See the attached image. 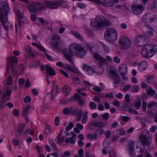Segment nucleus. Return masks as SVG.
<instances>
[{
  "label": "nucleus",
  "instance_id": "1",
  "mask_svg": "<svg viewBox=\"0 0 157 157\" xmlns=\"http://www.w3.org/2000/svg\"><path fill=\"white\" fill-rule=\"evenodd\" d=\"M69 51L64 50L63 54L68 61L72 65H74L72 56L83 58L86 53V51L85 49L81 44H72L69 46Z\"/></svg>",
  "mask_w": 157,
  "mask_h": 157
},
{
  "label": "nucleus",
  "instance_id": "2",
  "mask_svg": "<svg viewBox=\"0 0 157 157\" xmlns=\"http://www.w3.org/2000/svg\"><path fill=\"white\" fill-rule=\"evenodd\" d=\"M157 51V45L150 44L146 45L143 48L141 53L143 56L150 58Z\"/></svg>",
  "mask_w": 157,
  "mask_h": 157
},
{
  "label": "nucleus",
  "instance_id": "3",
  "mask_svg": "<svg viewBox=\"0 0 157 157\" xmlns=\"http://www.w3.org/2000/svg\"><path fill=\"white\" fill-rule=\"evenodd\" d=\"M95 24L91 22V25L94 28L95 30H98L105 28L110 25V22L108 20H103L99 16L95 17Z\"/></svg>",
  "mask_w": 157,
  "mask_h": 157
},
{
  "label": "nucleus",
  "instance_id": "4",
  "mask_svg": "<svg viewBox=\"0 0 157 157\" xmlns=\"http://www.w3.org/2000/svg\"><path fill=\"white\" fill-rule=\"evenodd\" d=\"M105 39L108 41L113 42L117 38V33L116 30L112 28H109L106 30L104 34Z\"/></svg>",
  "mask_w": 157,
  "mask_h": 157
},
{
  "label": "nucleus",
  "instance_id": "5",
  "mask_svg": "<svg viewBox=\"0 0 157 157\" xmlns=\"http://www.w3.org/2000/svg\"><path fill=\"white\" fill-rule=\"evenodd\" d=\"M120 46L123 49H127L129 48L131 45L130 40L125 36L121 37L119 41Z\"/></svg>",
  "mask_w": 157,
  "mask_h": 157
},
{
  "label": "nucleus",
  "instance_id": "6",
  "mask_svg": "<svg viewBox=\"0 0 157 157\" xmlns=\"http://www.w3.org/2000/svg\"><path fill=\"white\" fill-rule=\"evenodd\" d=\"M9 10V6L6 0H0V15H7Z\"/></svg>",
  "mask_w": 157,
  "mask_h": 157
},
{
  "label": "nucleus",
  "instance_id": "7",
  "mask_svg": "<svg viewBox=\"0 0 157 157\" xmlns=\"http://www.w3.org/2000/svg\"><path fill=\"white\" fill-rule=\"evenodd\" d=\"M45 3L48 7L55 9L63 3V0H54L53 2L47 1Z\"/></svg>",
  "mask_w": 157,
  "mask_h": 157
},
{
  "label": "nucleus",
  "instance_id": "8",
  "mask_svg": "<svg viewBox=\"0 0 157 157\" xmlns=\"http://www.w3.org/2000/svg\"><path fill=\"white\" fill-rule=\"evenodd\" d=\"M110 73L111 75L113 76L112 78L114 81V88L117 87V85L119 84L121 80V78L120 76L117 74L115 71L113 70H111L110 71Z\"/></svg>",
  "mask_w": 157,
  "mask_h": 157
},
{
  "label": "nucleus",
  "instance_id": "9",
  "mask_svg": "<svg viewBox=\"0 0 157 157\" xmlns=\"http://www.w3.org/2000/svg\"><path fill=\"white\" fill-rule=\"evenodd\" d=\"M107 122L103 123L99 122H94L90 123L88 125V127L90 129H92L93 127L97 128L99 129H101L107 125Z\"/></svg>",
  "mask_w": 157,
  "mask_h": 157
},
{
  "label": "nucleus",
  "instance_id": "10",
  "mask_svg": "<svg viewBox=\"0 0 157 157\" xmlns=\"http://www.w3.org/2000/svg\"><path fill=\"white\" fill-rule=\"evenodd\" d=\"M132 12L135 14L139 15L143 12L144 9V7L142 4L135 5L132 6Z\"/></svg>",
  "mask_w": 157,
  "mask_h": 157
},
{
  "label": "nucleus",
  "instance_id": "11",
  "mask_svg": "<svg viewBox=\"0 0 157 157\" xmlns=\"http://www.w3.org/2000/svg\"><path fill=\"white\" fill-rule=\"evenodd\" d=\"M93 57L98 63L100 66H102L106 62V59L102 57L101 56L97 53H95Z\"/></svg>",
  "mask_w": 157,
  "mask_h": 157
},
{
  "label": "nucleus",
  "instance_id": "12",
  "mask_svg": "<svg viewBox=\"0 0 157 157\" xmlns=\"http://www.w3.org/2000/svg\"><path fill=\"white\" fill-rule=\"evenodd\" d=\"M145 37L144 36H138L136 40V42L137 45L140 47L142 46L146 42Z\"/></svg>",
  "mask_w": 157,
  "mask_h": 157
},
{
  "label": "nucleus",
  "instance_id": "13",
  "mask_svg": "<svg viewBox=\"0 0 157 157\" xmlns=\"http://www.w3.org/2000/svg\"><path fill=\"white\" fill-rule=\"evenodd\" d=\"M60 37L57 34H56L52 38L53 48L54 49H56L59 46Z\"/></svg>",
  "mask_w": 157,
  "mask_h": 157
},
{
  "label": "nucleus",
  "instance_id": "14",
  "mask_svg": "<svg viewBox=\"0 0 157 157\" xmlns=\"http://www.w3.org/2000/svg\"><path fill=\"white\" fill-rule=\"evenodd\" d=\"M119 71L121 75H126L127 72V67L124 64H121L119 67Z\"/></svg>",
  "mask_w": 157,
  "mask_h": 157
},
{
  "label": "nucleus",
  "instance_id": "15",
  "mask_svg": "<svg viewBox=\"0 0 157 157\" xmlns=\"http://www.w3.org/2000/svg\"><path fill=\"white\" fill-rule=\"evenodd\" d=\"M7 15L3 14L0 15V19L2 22L4 28L6 30H8V26L5 24V23L7 22Z\"/></svg>",
  "mask_w": 157,
  "mask_h": 157
},
{
  "label": "nucleus",
  "instance_id": "16",
  "mask_svg": "<svg viewBox=\"0 0 157 157\" xmlns=\"http://www.w3.org/2000/svg\"><path fill=\"white\" fill-rule=\"evenodd\" d=\"M147 63L145 61H142L138 64V69L140 71H142L147 67Z\"/></svg>",
  "mask_w": 157,
  "mask_h": 157
},
{
  "label": "nucleus",
  "instance_id": "17",
  "mask_svg": "<svg viewBox=\"0 0 157 157\" xmlns=\"http://www.w3.org/2000/svg\"><path fill=\"white\" fill-rule=\"evenodd\" d=\"M45 67L46 71L49 75L54 76L56 75L55 71L49 65H46Z\"/></svg>",
  "mask_w": 157,
  "mask_h": 157
},
{
  "label": "nucleus",
  "instance_id": "18",
  "mask_svg": "<svg viewBox=\"0 0 157 157\" xmlns=\"http://www.w3.org/2000/svg\"><path fill=\"white\" fill-rule=\"evenodd\" d=\"M25 127V125L21 124L18 125L17 129V136H19L23 133Z\"/></svg>",
  "mask_w": 157,
  "mask_h": 157
},
{
  "label": "nucleus",
  "instance_id": "19",
  "mask_svg": "<svg viewBox=\"0 0 157 157\" xmlns=\"http://www.w3.org/2000/svg\"><path fill=\"white\" fill-rule=\"evenodd\" d=\"M141 141L144 146H149L151 144V140L150 138H141Z\"/></svg>",
  "mask_w": 157,
  "mask_h": 157
},
{
  "label": "nucleus",
  "instance_id": "20",
  "mask_svg": "<svg viewBox=\"0 0 157 157\" xmlns=\"http://www.w3.org/2000/svg\"><path fill=\"white\" fill-rule=\"evenodd\" d=\"M64 68L66 70H69L70 71L76 74H78L79 73V71L74 70L68 64H65L64 65Z\"/></svg>",
  "mask_w": 157,
  "mask_h": 157
},
{
  "label": "nucleus",
  "instance_id": "21",
  "mask_svg": "<svg viewBox=\"0 0 157 157\" xmlns=\"http://www.w3.org/2000/svg\"><path fill=\"white\" fill-rule=\"evenodd\" d=\"M34 3L37 9V11L38 10H43L45 8V6L41 3L38 2Z\"/></svg>",
  "mask_w": 157,
  "mask_h": 157
},
{
  "label": "nucleus",
  "instance_id": "22",
  "mask_svg": "<svg viewBox=\"0 0 157 157\" xmlns=\"http://www.w3.org/2000/svg\"><path fill=\"white\" fill-rule=\"evenodd\" d=\"M71 77L73 80L74 84L76 85H78L80 83L81 80L78 77L74 76V75L73 74L71 75Z\"/></svg>",
  "mask_w": 157,
  "mask_h": 157
},
{
  "label": "nucleus",
  "instance_id": "23",
  "mask_svg": "<svg viewBox=\"0 0 157 157\" xmlns=\"http://www.w3.org/2000/svg\"><path fill=\"white\" fill-rule=\"evenodd\" d=\"M26 52L28 53L29 56L34 57L35 55L33 53L32 50L29 46H27L25 48Z\"/></svg>",
  "mask_w": 157,
  "mask_h": 157
},
{
  "label": "nucleus",
  "instance_id": "24",
  "mask_svg": "<svg viewBox=\"0 0 157 157\" xmlns=\"http://www.w3.org/2000/svg\"><path fill=\"white\" fill-rule=\"evenodd\" d=\"M147 94L150 96H153L155 94V91L151 87L146 89Z\"/></svg>",
  "mask_w": 157,
  "mask_h": 157
},
{
  "label": "nucleus",
  "instance_id": "25",
  "mask_svg": "<svg viewBox=\"0 0 157 157\" xmlns=\"http://www.w3.org/2000/svg\"><path fill=\"white\" fill-rule=\"evenodd\" d=\"M88 113L87 112H85L83 114V117L82 120V122L83 124H86L88 120L87 115Z\"/></svg>",
  "mask_w": 157,
  "mask_h": 157
},
{
  "label": "nucleus",
  "instance_id": "26",
  "mask_svg": "<svg viewBox=\"0 0 157 157\" xmlns=\"http://www.w3.org/2000/svg\"><path fill=\"white\" fill-rule=\"evenodd\" d=\"M71 88L67 86H64L63 89V92L66 95H68L71 92Z\"/></svg>",
  "mask_w": 157,
  "mask_h": 157
},
{
  "label": "nucleus",
  "instance_id": "27",
  "mask_svg": "<svg viewBox=\"0 0 157 157\" xmlns=\"http://www.w3.org/2000/svg\"><path fill=\"white\" fill-rule=\"evenodd\" d=\"M49 142L50 144L53 147V150L55 151H58V149L56 147V144L55 142L53 141L52 139H50L49 140Z\"/></svg>",
  "mask_w": 157,
  "mask_h": 157
},
{
  "label": "nucleus",
  "instance_id": "28",
  "mask_svg": "<svg viewBox=\"0 0 157 157\" xmlns=\"http://www.w3.org/2000/svg\"><path fill=\"white\" fill-rule=\"evenodd\" d=\"M141 105V101L140 100H138L135 102L134 104V107L136 109H138L140 107Z\"/></svg>",
  "mask_w": 157,
  "mask_h": 157
},
{
  "label": "nucleus",
  "instance_id": "29",
  "mask_svg": "<svg viewBox=\"0 0 157 157\" xmlns=\"http://www.w3.org/2000/svg\"><path fill=\"white\" fill-rule=\"evenodd\" d=\"M29 10L31 13L37 12V9H36L34 3H33L29 7Z\"/></svg>",
  "mask_w": 157,
  "mask_h": 157
},
{
  "label": "nucleus",
  "instance_id": "30",
  "mask_svg": "<svg viewBox=\"0 0 157 157\" xmlns=\"http://www.w3.org/2000/svg\"><path fill=\"white\" fill-rule=\"evenodd\" d=\"M156 106H157V103L156 101H153L147 104V108L148 109H150Z\"/></svg>",
  "mask_w": 157,
  "mask_h": 157
},
{
  "label": "nucleus",
  "instance_id": "31",
  "mask_svg": "<svg viewBox=\"0 0 157 157\" xmlns=\"http://www.w3.org/2000/svg\"><path fill=\"white\" fill-rule=\"evenodd\" d=\"M18 61L17 57L15 56H13L10 57V59H9V63L11 62L13 63H17Z\"/></svg>",
  "mask_w": 157,
  "mask_h": 157
},
{
  "label": "nucleus",
  "instance_id": "32",
  "mask_svg": "<svg viewBox=\"0 0 157 157\" xmlns=\"http://www.w3.org/2000/svg\"><path fill=\"white\" fill-rule=\"evenodd\" d=\"M131 90L133 92H137L139 90V87L138 85H134L131 87Z\"/></svg>",
  "mask_w": 157,
  "mask_h": 157
},
{
  "label": "nucleus",
  "instance_id": "33",
  "mask_svg": "<svg viewBox=\"0 0 157 157\" xmlns=\"http://www.w3.org/2000/svg\"><path fill=\"white\" fill-rule=\"evenodd\" d=\"M146 26V27L148 29H149L150 30L147 31V33L148 34V35L149 36H152L153 35V30L152 29L151 27H150L149 26L147 25H145Z\"/></svg>",
  "mask_w": 157,
  "mask_h": 157
},
{
  "label": "nucleus",
  "instance_id": "34",
  "mask_svg": "<svg viewBox=\"0 0 157 157\" xmlns=\"http://www.w3.org/2000/svg\"><path fill=\"white\" fill-rule=\"evenodd\" d=\"M27 21L25 18L19 19L18 20L19 25L20 27L25 24Z\"/></svg>",
  "mask_w": 157,
  "mask_h": 157
},
{
  "label": "nucleus",
  "instance_id": "35",
  "mask_svg": "<svg viewBox=\"0 0 157 157\" xmlns=\"http://www.w3.org/2000/svg\"><path fill=\"white\" fill-rule=\"evenodd\" d=\"M71 153L69 151H67L64 152L63 154L60 155V157H68L71 156Z\"/></svg>",
  "mask_w": 157,
  "mask_h": 157
},
{
  "label": "nucleus",
  "instance_id": "36",
  "mask_svg": "<svg viewBox=\"0 0 157 157\" xmlns=\"http://www.w3.org/2000/svg\"><path fill=\"white\" fill-rule=\"evenodd\" d=\"M65 141L67 143H70L73 144L75 143V140L74 138H67L65 140Z\"/></svg>",
  "mask_w": 157,
  "mask_h": 157
},
{
  "label": "nucleus",
  "instance_id": "37",
  "mask_svg": "<svg viewBox=\"0 0 157 157\" xmlns=\"http://www.w3.org/2000/svg\"><path fill=\"white\" fill-rule=\"evenodd\" d=\"M78 108L75 107V108L74 109V113H73L72 115H78L80 113H82V112L81 110H78Z\"/></svg>",
  "mask_w": 157,
  "mask_h": 157
},
{
  "label": "nucleus",
  "instance_id": "38",
  "mask_svg": "<svg viewBox=\"0 0 157 157\" xmlns=\"http://www.w3.org/2000/svg\"><path fill=\"white\" fill-rule=\"evenodd\" d=\"M17 13L18 20H19V19L25 18V17L24 16L23 14L22 13H20L19 11H17Z\"/></svg>",
  "mask_w": 157,
  "mask_h": 157
},
{
  "label": "nucleus",
  "instance_id": "39",
  "mask_svg": "<svg viewBox=\"0 0 157 157\" xmlns=\"http://www.w3.org/2000/svg\"><path fill=\"white\" fill-rule=\"evenodd\" d=\"M74 101H77L81 98V96L78 94H75L73 97Z\"/></svg>",
  "mask_w": 157,
  "mask_h": 157
},
{
  "label": "nucleus",
  "instance_id": "40",
  "mask_svg": "<svg viewBox=\"0 0 157 157\" xmlns=\"http://www.w3.org/2000/svg\"><path fill=\"white\" fill-rule=\"evenodd\" d=\"M72 34L77 38L81 40H82V37L78 33L75 31H73L72 32Z\"/></svg>",
  "mask_w": 157,
  "mask_h": 157
},
{
  "label": "nucleus",
  "instance_id": "41",
  "mask_svg": "<svg viewBox=\"0 0 157 157\" xmlns=\"http://www.w3.org/2000/svg\"><path fill=\"white\" fill-rule=\"evenodd\" d=\"M89 106L90 109L93 110L96 108L97 105L94 102H91L89 104Z\"/></svg>",
  "mask_w": 157,
  "mask_h": 157
},
{
  "label": "nucleus",
  "instance_id": "42",
  "mask_svg": "<svg viewBox=\"0 0 157 157\" xmlns=\"http://www.w3.org/2000/svg\"><path fill=\"white\" fill-rule=\"evenodd\" d=\"M31 107L29 106H28L25 107L23 110V112L24 114L26 116L28 113V111L30 109Z\"/></svg>",
  "mask_w": 157,
  "mask_h": 157
},
{
  "label": "nucleus",
  "instance_id": "43",
  "mask_svg": "<svg viewBox=\"0 0 157 157\" xmlns=\"http://www.w3.org/2000/svg\"><path fill=\"white\" fill-rule=\"evenodd\" d=\"M28 134L32 135L34 134V132L32 129L28 128L25 131V134L26 135Z\"/></svg>",
  "mask_w": 157,
  "mask_h": 157
},
{
  "label": "nucleus",
  "instance_id": "44",
  "mask_svg": "<svg viewBox=\"0 0 157 157\" xmlns=\"http://www.w3.org/2000/svg\"><path fill=\"white\" fill-rule=\"evenodd\" d=\"M136 157H152L151 155L149 153H144L143 154H140L137 155Z\"/></svg>",
  "mask_w": 157,
  "mask_h": 157
},
{
  "label": "nucleus",
  "instance_id": "45",
  "mask_svg": "<svg viewBox=\"0 0 157 157\" xmlns=\"http://www.w3.org/2000/svg\"><path fill=\"white\" fill-rule=\"evenodd\" d=\"M44 132L45 133L47 134H50L51 132V128L48 126L46 125Z\"/></svg>",
  "mask_w": 157,
  "mask_h": 157
},
{
  "label": "nucleus",
  "instance_id": "46",
  "mask_svg": "<svg viewBox=\"0 0 157 157\" xmlns=\"http://www.w3.org/2000/svg\"><path fill=\"white\" fill-rule=\"evenodd\" d=\"M74 124L72 122H69L68 125L66 128V130L67 131H69L74 127Z\"/></svg>",
  "mask_w": 157,
  "mask_h": 157
},
{
  "label": "nucleus",
  "instance_id": "47",
  "mask_svg": "<svg viewBox=\"0 0 157 157\" xmlns=\"http://www.w3.org/2000/svg\"><path fill=\"white\" fill-rule=\"evenodd\" d=\"M128 112L131 113H133L136 115H137L138 114V112L135 110L132 109H130L128 110Z\"/></svg>",
  "mask_w": 157,
  "mask_h": 157
},
{
  "label": "nucleus",
  "instance_id": "48",
  "mask_svg": "<svg viewBox=\"0 0 157 157\" xmlns=\"http://www.w3.org/2000/svg\"><path fill=\"white\" fill-rule=\"evenodd\" d=\"M8 66L11 69V72L13 73L14 70V65L11 62L9 63Z\"/></svg>",
  "mask_w": 157,
  "mask_h": 157
},
{
  "label": "nucleus",
  "instance_id": "49",
  "mask_svg": "<svg viewBox=\"0 0 157 157\" xmlns=\"http://www.w3.org/2000/svg\"><path fill=\"white\" fill-rule=\"evenodd\" d=\"M13 144L14 146H18L20 144L19 141L17 139H14L12 140Z\"/></svg>",
  "mask_w": 157,
  "mask_h": 157
},
{
  "label": "nucleus",
  "instance_id": "50",
  "mask_svg": "<svg viewBox=\"0 0 157 157\" xmlns=\"http://www.w3.org/2000/svg\"><path fill=\"white\" fill-rule=\"evenodd\" d=\"M24 82L25 80L22 78H21L18 80V82L19 84L21 87L23 86Z\"/></svg>",
  "mask_w": 157,
  "mask_h": 157
},
{
  "label": "nucleus",
  "instance_id": "51",
  "mask_svg": "<svg viewBox=\"0 0 157 157\" xmlns=\"http://www.w3.org/2000/svg\"><path fill=\"white\" fill-rule=\"evenodd\" d=\"M154 78L153 76H149L147 77L146 82L148 83H150Z\"/></svg>",
  "mask_w": 157,
  "mask_h": 157
},
{
  "label": "nucleus",
  "instance_id": "52",
  "mask_svg": "<svg viewBox=\"0 0 157 157\" xmlns=\"http://www.w3.org/2000/svg\"><path fill=\"white\" fill-rule=\"evenodd\" d=\"M12 114L14 116H18L19 114V112L18 110L17 109H14L12 111Z\"/></svg>",
  "mask_w": 157,
  "mask_h": 157
},
{
  "label": "nucleus",
  "instance_id": "53",
  "mask_svg": "<svg viewBox=\"0 0 157 157\" xmlns=\"http://www.w3.org/2000/svg\"><path fill=\"white\" fill-rule=\"evenodd\" d=\"M121 119L123 121L125 122H127L131 119L130 117L126 116L122 117Z\"/></svg>",
  "mask_w": 157,
  "mask_h": 157
},
{
  "label": "nucleus",
  "instance_id": "54",
  "mask_svg": "<svg viewBox=\"0 0 157 157\" xmlns=\"http://www.w3.org/2000/svg\"><path fill=\"white\" fill-rule=\"evenodd\" d=\"M101 117L103 118L104 120H107L108 119L109 115L108 113H105L101 115Z\"/></svg>",
  "mask_w": 157,
  "mask_h": 157
},
{
  "label": "nucleus",
  "instance_id": "55",
  "mask_svg": "<svg viewBox=\"0 0 157 157\" xmlns=\"http://www.w3.org/2000/svg\"><path fill=\"white\" fill-rule=\"evenodd\" d=\"M56 143L58 144H60L63 142L64 141V138H57L56 140Z\"/></svg>",
  "mask_w": 157,
  "mask_h": 157
},
{
  "label": "nucleus",
  "instance_id": "56",
  "mask_svg": "<svg viewBox=\"0 0 157 157\" xmlns=\"http://www.w3.org/2000/svg\"><path fill=\"white\" fill-rule=\"evenodd\" d=\"M31 101V98L29 96H28L25 97L24 99V101L25 103L29 102Z\"/></svg>",
  "mask_w": 157,
  "mask_h": 157
},
{
  "label": "nucleus",
  "instance_id": "57",
  "mask_svg": "<svg viewBox=\"0 0 157 157\" xmlns=\"http://www.w3.org/2000/svg\"><path fill=\"white\" fill-rule=\"evenodd\" d=\"M150 21L151 22H155L157 21V15H154L153 17L150 18Z\"/></svg>",
  "mask_w": 157,
  "mask_h": 157
},
{
  "label": "nucleus",
  "instance_id": "58",
  "mask_svg": "<svg viewBox=\"0 0 157 157\" xmlns=\"http://www.w3.org/2000/svg\"><path fill=\"white\" fill-rule=\"evenodd\" d=\"M31 84L30 83L29 79H27L26 81L25 87H29L31 86Z\"/></svg>",
  "mask_w": 157,
  "mask_h": 157
},
{
  "label": "nucleus",
  "instance_id": "59",
  "mask_svg": "<svg viewBox=\"0 0 157 157\" xmlns=\"http://www.w3.org/2000/svg\"><path fill=\"white\" fill-rule=\"evenodd\" d=\"M131 86L130 85H126L123 88V90L124 91H125L127 90H128L130 89Z\"/></svg>",
  "mask_w": 157,
  "mask_h": 157
},
{
  "label": "nucleus",
  "instance_id": "60",
  "mask_svg": "<svg viewBox=\"0 0 157 157\" xmlns=\"http://www.w3.org/2000/svg\"><path fill=\"white\" fill-rule=\"evenodd\" d=\"M60 119L58 117H56L55 120V124L56 126L58 125L59 123Z\"/></svg>",
  "mask_w": 157,
  "mask_h": 157
},
{
  "label": "nucleus",
  "instance_id": "61",
  "mask_svg": "<svg viewBox=\"0 0 157 157\" xmlns=\"http://www.w3.org/2000/svg\"><path fill=\"white\" fill-rule=\"evenodd\" d=\"M147 105V103L146 101H144L142 103V108L143 111L145 112L146 110V107Z\"/></svg>",
  "mask_w": 157,
  "mask_h": 157
},
{
  "label": "nucleus",
  "instance_id": "62",
  "mask_svg": "<svg viewBox=\"0 0 157 157\" xmlns=\"http://www.w3.org/2000/svg\"><path fill=\"white\" fill-rule=\"evenodd\" d=\"M125 99L126 102L127 103H129L130 101L129 95L128 94H127L126 95L125 97Z\"/></svg>",
  "mask_w": 157,
  "mask_h": 157
},
{
  "label": "nucleus",
  "instance_id": "63",
  "mask_svg": "<svg viewBox=\"0 0 157 157\" xmlns=\"http://www.w3.org/2000/svg\"><path fill=\"white\" fill-rule=\"evenodd\" d=\"M78 102V104L80 105L81 106H83L85 103V100H82V99L80 98L78 101H77Z\"/></svg>",
  "mask_w": 157,
  "mask_h": 157
},
{
  "label": "nucleus",
  "instance_id": "64",
  "mask_svg": "<svg viewBox=\"0 0 157 157\" xmlns=\"http://www.w3.org/2000/svg\"><path fill=\"white\" fill-rule=\"evenodd\" d=\"M83 69L84 70L88 71L90 69V67L86 64H84L83 66Z\"/></svg>",
  "mask_w": 157,
  "mask_h": 157
}]
</instances>
